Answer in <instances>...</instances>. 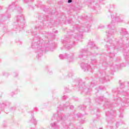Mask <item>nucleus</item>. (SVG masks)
Returning a JSON list of instances; mask_svg holds the SVG:
<instances>
[{
	"mask_svg": "<svg viewBox=\"0 0 129 129\" xmlns=\"http://www.w3.org/2000/svg\"><path fill=\"white\" fill-rule=\"evenodd\" d=\"M70 108L71 109H73V108H74V106L72 105V106H70Z\"/></svg>",
	"mask_w": 129,
	"mask_h": 129,
	"instance_id": "nucleus-40",
	"label": "nucleus"
},
{
	"mask_svg": "<svg viewBox=\"0 0 129 129\" xmlns=\"http://www.w3.org/2000/svg\"><path fill=\"white\" fill-rule=\"evenodd\" d=\"M119 67H120L119 66H117V65H115V66H114V68H119Z\"/></svg>",
	"mask_w": 129,
	"mask_h": 129,
	"instance_id": "nucleus-39",
	"label": "nucleus"
},
{
	"mask_svg": "<svg viewBox=\"0 0 129 129\" xmlns=\"http://www.w3.org/2000/svg\"><path fill=\"white\" fill-rule=\"evenodd\" d=\"M96 85H97V82L93 80L91 83L90 87H94Z\"/></svg>",
	"mask_w": 129,
	"mask_h": 129,
	"instance_id": "nucleus-19",
	"label": "nucleus"
},
{
	"mask_svg": "<svg viewBox=\"0 0 129 129\" xmlns=\"http://www.w3.org/2000/svg\"><path fill=\"white\" fill-rule=\"evenodd\" d=\"M89 48H91V49H92V48H94V49H96L95 44H94V43H93V42H89L88 44V49L85 50L84 49H82L79 51L78 58H80V59H82V58L86 59V55H91V52H88V51L89 50Z\"/></svg>",
	"mask_w": 129,
	"mask_h": 129,
	"instance_id": "nucleus-3",
	"label": "nucleus"
},
{
	"mask_svg": "<svg viewBox=\"0 0 129 129\" xmlns=\"http://www.w3.org/2000/svg\"><path fill=\"white\" fill-rule=\"evenodd\" d=\"M14 77H17V76H18V74H14Z\"/></svg>",
	"mask_w": 129,
	"mask_h": 129,
	"instance_id": "nucleus-41",
	"label": "nucleus"
},
{
	"mask_svg": "<svg viewBox=\"0 0 129 129\" xmlns=\"http://www.w3.org/2000/svg\"><path fill=\"white\" fill-rule=\"evenodd\" d=\"M31 129H35V128H31Z\"/></svg>",
	"mask_w": 129,
	"mask_h": 129,
	"instance_id": "nucleus-44",
	"label": "nucleus"
},
{
	"mask_svg": "<svg viewBox=\"0 0 129 129\" xmlns=\"http://www.w3.org/2000/svg\"><path fill=\"white\" fill-rule=\"evenodd\" d=\"M120 124H121V122H117L116 123V126L117 127V126H118V125H120Z\"/></svg>",
	"mask_w": 129,
	"mask_h": 129,
	"instance_id": "nucleus-29",
	"label": "nucleus"
},
{
	"mask_svg": "<svg viewBox=\"0 0 129 129\" xmlns=\"http://www.w3.org/2000/svg\"><path fill=\"white\" fill-rule=\"evenodd\" d=\"M63 46L66 49H71L73 46H74V41L73 40H71V39L66 38L64 39L63 41Z\"/></svg>",
	"mask_w": 129,
	"mask_h": 129,
	"instance_id": "nucleus-7",
	"label": "nucleus"
},
{
	"mask_svg": "<svg viewBox=\"0 0 129 129\" xmlns=\"http://www.w3.org/2000/svg\"><path fill=\"white\" fill-rule=\"evenodd\" d=\"M81 107L82 110H85V109L86 108L84 105L81 106Z\"/></svg>",
	"mask_w": 129,
	"mask_h": 129,
	"instance_id": "nucleus-28",
	"label": "nucleus"
},
{
	"mask_svg": "<svg viewBox=\"0 0 129 129\" xmlns=\"http://www.w3.org/2000/svg\"><path fill=\"white\" fill-rule=\"evenodd\" d=\"M117 101H118V99H117Z\"/></svg>",
	"mask_w": 129,
	"mask_h": 129,
	"instance_id": "nucleus-48",
	"label": "nucleus"
},
{
	"mask_svg": "<svg viewBox=\"0 0 129 129\" xmlns=\"http://www.w3.org/2000/svg\"><path fill=\"white\" fill-rule=\"evenodd\" d=\"M31 116L32 118L31 120H30V122H32L34 123V124H37V120H36V119L34 117V115L33 114V112L31 113Z\"/></svg>",
	"mask_w": 129,
	"mask_h": 129,
	"instance_id": "nucleus-16",
	"label": "nucleus"
},
{
	"mask_svg": "<svg viewBox=\"0 0 129 129\" xmlns=\"http://www.w3.org/2000/svg\"><path fill=\"white\" fill-rule=\"evenodd\" d=\"M62 99L63 100H65V99H67V98H68V97L66 96V95H64L62 97Z\"/></svg>",
	"mask_w": 129,
	"mask_h": 129,
	"instance_id": "nucleus-30",
	"label": "nucleus"
},
{
	"mask_svg": "<svg viewBox=\"0 0 129 129\" xmlns=\"http://www.w3.org/2000/svg\"><path fill=\"white\" fill-rule=\"evenodd\" d=\"M73 74H72V73H70L69 74V76L70 77H72V76H73Z\"/></svg>",
	"mask_w": 129,
	"mask_h": 129,
	"instance_id": "nucleus-36",
	"label": "nucleus"
},
{
	"mask_svg": "<svg viewBox=\"0 0 129 129\" xmlns=\"http://www.w3.org/2000/svg\"><path fill=\"white\" fill-rule=\"evenodd\" d=\"M9 105H10V103L9 102H8L7 104H5V103L0 104V108H1V110H3V108H4V111L5 112H7L6 111V110H7V109H6V107H7V106H9Z\"/></svg>",
	"mask_w": 129,
	"mask_h": 129,
	"instance_id": "nucleus-14",
	"label": "nucleus"
},
{
	"mask_svg": "<svg viewBox=\"0 0 129 129\" xmlns=\"http://www.w3.org/2000/svg\"><path fill=\"white\" fill-rule=\"evenodd\" d=\"M76 115L78 117H83V114L78 113L77 115H75V114H73V115L71 114V116H73V117L74 118V117H76Z\"/></svg>",
	"mask_w": 129,
	"mask_h": 129,
	"instance_id": "nucleus-17",
	"label": "nucleus"
},
{
	"mask_svg": "<svg viewBox=\"0 0 129 129\" xmlns=\"http://www.w3.org/2000/svg\"><path fill=\"white\" fill-rule=\"evenodd\" d=\"M120 88H123L124 87V83H121V81H119Z\"/></svg>",
	"mask_w": 129,
	"mask_h": 129,
	"instance_id": "nucleus-21",
	"label": "nucleus"
},
{
	"mask_svg": "<svg viewBox=\"0 0 129 129\" xmlns=\"http://www.w3.org/2000/svg\"><path fill=\"white\" fill-rule=\"evenodd\" d=\"M105 102L106 103L104 105V106H105V107L109 108V107L112 106L110 104V103H109L107 100H106Z\"/></svg>",
	"mask_w": 129,
	"mask_h": 129,
	"instance_id": "nucleus-18",
	"label": "nucleus"
},
{
	"mask_svg": "<svg viewBox=\"0 0 129 129\" xmlns=\"http://www.w3.org/2000/svg\"><path fill=\"white\" fill-rule=\"evenodd\" d=\"M53 33L57 34V33H58V31H53Z\"/></svg>",
	"mask_w": 129,
	"mask_h": 129,
	"instance_id": "nucleus-42",
	"label": "nucleus"
},
{
	"mask_svg": "<svg viewBox=\"0 0 129 129\" xmlns=\"http://www.w3.org/2000/svg\"><path fill=\"white\" fill-rule=\"evenodd\" d=\"M18 11H22L23 9H22V8L19 7L17 8Z\"/></svg>",
	"mask_w": 129,
	"mask_h": 129,
	"instance_id": "nucleus-35",
	"label": "nucleus"
},
{
	"mask_svg": "<svg viewBox=\"0 0 129 129\" xmlns=\"http://www.w3.org/2000/svg\"><path fill=\"white\" fill-rule=\"evenodd\" d=\"M80 123H84V122H85V120L82 119L80 121Z\"/></svg>",
	"mask_w": 129,
	"mask_h": 129,
	"instance_id": "nucleus-34",
	"label": "nucleus"
},
{
	"mask_svg": "<svg viewBox=\"0 0 129 129\" xmlns=\"http://www.w3.org/2000/svg\"><path fill=\"white\" fill-rule=\"evenodd\" d=\"M99 129H102V128H100Z\"/></svg>",
	"mask_w": 129,
	"mask_h": 129,
	"instance_id": "nucleus-46",
	"label": "nucleus"
},
{
	"mask_svg": "<svg viewBox=\"0 0 129 129\" xmlns=\"http://www.w3.org/2000/svg\"><path fill=\"white\" fill-rule=\"evenodd\" d=\"M50 126L51 127H53L54 129H59L60 126H59V124L56 122L51 123L50 124Z\"/></svg>",
	"mask_w": 129,
	"mask_h": 129,
	"instance_id": "nucleus-15",
	"label": "nucleus"
},
{
	"mask_svg": "<svg viewBox=\"0 0 129 129\" xmlns=\"http://www.w3.org/2000/svg\"><path fill=\"white\" fill-rule=\"evenodd\" d=\"M16 22H15V25L16 26H19L20 28L22 29L25 26V17L22 14H19L16 18Z\"/></svg>",
	"mask_w": 129,
	"mask_h": 129,
	"instance_id": "nucleus-6",
	"label": "nucleus"
},
{
	"mask_svg": "<svg viewBox=\"0 0 129 129\" xmlns=\"http://www.w3.org/2000/svg\"><path fill=\"white\" fill-rule=\"evenodd\" d=\"M70 105V103L69 102L66 103V104L63 105V107H67V106H69Z\"/></svg>",
	"mask_w": 129,
	"mask_h": 129,
	"instance_id": "nucleus-25",
	"label": "nucleus"
},
{
	"mask_svg": "<svg viewBox=\"0 0 129 129\" xmlns=\"http://www.w3.org/2000/svg\"><path fill=\"white\" fill-rule=\"evenodd\" d=\"M65 90L66 92H70V90H69V88H66Z\"/></svg>",
	"mask_w": 129,
	"mask_h": 129,
	"instance_id": "nucleus-31",
	"label": "nucleus"
},
{
	"mask_svg": "<svg viewBox=\"0 0 129 129\" xmlns=\"http://www.w3.org/2000/svg\"><path fill=\"white\" fill-rule=\"evenodd\" d=\"M90 27H91V25L89 24L87 25L86 27H84V24H83L76 25L75 32L77 33V34H80V35H77V37L78 38H79V37H82V33H84V32H88V31H89V29H90Z\"/></svg>",
	"mask_w": 129,
	"mask_h": 129,
	"instance_id": "nucleus-5",
	"label": "nucleus"
},
{
	"mask_svg": "<svg viewBox=\"0 0 129 129\" xmlns=\"http://www.w3.org/2000/svg\"><path fill=\"white\" fill-rule=\"evenodd\" d=\"M108 119H109V118H108Z\"/></svg>",
	"mask_w": 129,
	"mask_h": 129,
	"instance_id": "nucleus-47",
	"label": "nucleus"
},
{
	"mask_svg": "<svg viewBox=\"0 0 129 129\" xmlns=\"http://www.w3.org/2000/svg\"><path fill=\"white\" fill-rule=\"evenodd\" d=\"M78 85L80 87V90H82L83 92H85L86 93H88L91 91V89L86 88L85 86V84L82 81H80L78 83Z\"/></svg>",
	"mask_w": 129,
	"mask_h": 129,
	"instance_id": "nucleus-8",
	"label": "nucleus"
},
{
	"mask_svg": "<svg viewBox=\"0 0 129 129\" xmlns=\"http://www.w3.org/2000/svg\"><path fill=\"white\" fill-rule=\"evenodd\" d=\"M104 28V26L102 25H100L98 26V29H103Z\"/></svg>",
	"mask_w": 129,
	"mask_h": 129,
	"instance_id": "nucleus-26",
	"label": "nucleus"
},
{
	"mask_svg": "<svg viewBox=\"0 0 129 129\" xmlns=\"http://www.w3.org/2000/svg\"><path fill=\"white\" fill-rule=\"evenodd\" d=\"M41 56H42V53H40V54H39V53H38V56H37V58H38V59H39V58H40V57H41Z\"/></svg>",
	"mask_w": 129,
	"mask_h": 129,
	"instance_id": "nucleus-32",
	"label": "nucleus"
},
{
	"mask_svg": "<svg viewBox=\"0 0 129 129\" xmlns=\"http://www.w3.org/2000/svg\"><path fill=\"white\" fill-rule=\"evenodd\" d=\"M58 110L56 114H54L52 117V119H57V121H62L61 124L63 126L64 129H68V125L66 124V123L64 122V120L67 119L66 116L63 117V114L61 112V110H64V108L62 107L61 105H60L59 107H57Z\"/></svg>",
	"mask_w": 129,
	"mask_h": 129,
	"instance_id": "nucleus-2",
	"label": "nucleus"
},
{
	"mask_svg": "<svg viewBox=\"0 0 129 129\" xmlns=\"http://www.w3.org/2000/svg\"><path fill=\"white\" fill-rule=\"evenodd\" d=\"M68 4H71V3H72V0H68Z\"/></svg>",
	"mask_w": 129,
	"mask_h": 129,
	"instance_id": "nucleus-38",
	"label": "nucleus"
},
{
	"mask_svg": "<svg viewBox=\"0 0 129 129\" xmlns=\"http://www.w3.org/2000/svg\"><path fill=\"white\" fill-rule=\"evenodd\" d=\"M32 48H36V53H39L40 52H46V43L44 42V40L41 38H39L37 39V42H35L32 45Z\"/></svg>",
	"mask_w": 129,
	"mask_h": 129,
	"instance_id": "nucleus-4",
	"label": "nucleus"
},
{
	"mask_svg": "<svg viewBox=\"0 0 129 129\" xmlns=\"http://www.w3.org/2000/svg\"><path fill=\"white\" fill-rule=\"evenodd\" d=\"M113 10H114V6H113V5L110 6V9L109 10V12H110V13H111V12H112Z\"/></svg>",
	"mask_w": 129,
	"mask_h": 129,
	"instance_id": "nucleus-22",
	"label": "nucleus"
},
{
	"mask_svg": "<svg viewBox=\"0 0 129 129\" xmlns=\"http://www.w3.org/2000/svg\"><path fill=\"white\" fill-rule=\"evenodd\" d=\"M8 18H11V15H9Z\"/></svg>",
	"mask_w": 129,
	"mask_h": 129,
	"instance_id": "nucleus-43",
	"label": "nucleus"
},
{
	"mask_svg": "<svg viewBox=\"0 0 129 129\" xmlns=\"http://www.w3.org/2000/svg\"><path fill=\"white\" fill-rule=\"evenodd\" d=\"M102 80H100V81L101 82H105V81H108L109 80V78L106 76L105 72H102Z\"/></svg>",
	"mask_w": 129,
	"mask_h": 129,
	"instance_id": "nucleus-11",
	"label": "nucleus"
},
{
	"mask_svg": "<svg viewBox=\"0 0 129 129\" xmlns=\"http://www.w3.org/2000/svg\"><path fill=\"white\" fill-rule=\"evenodd\" d=\"M34 110V111H38V108L35 107Z\"/></svg>",
	"mask_w": 129,
	"mask_h": 129,
	"instance_id": "nucleus-37",
	"label": "nucleus"
},
{
	"mask_svg": "<svg viewBox=\"0 0 129 129\" xmlns=\"http://www.w3.org/2000/svg\"><path fill=\"white\" fill-rule=\"evenodd\" d=\"M112 22L107 26L109 31L106 32L108 36V40L106 46L109 50V57L112 59L115 56V54L118 52V50L121 51L123 53L124 58L125 61L129 64V38L125 37L127 35V31L125 28H121L120 31V34L122 37L121 40H116L114 43L110 38H113V34L116 32L115 31V23H122L123 19L121 17L114 16L111 14Z\"/></svg>",
	"mask_w": 129,
	"mask_h": 129,
	"instance_id": "nucleus-1",
	"label": "nucleus"
},
{
	"mask_svg": "<svg viewBox=\"0 0 129 129\" xmlns=\"http://www.w3.org/2000/svg\"><path fill=\"white\" fill-rule=\"evenodd\" d=\"M30 2H32V0H24L23 3L25 4H28V3H30Z\"/></svg>",
	"mask_w": 129,
	"mask_h": 129,
	"instance_id": "nucleus-24",
	"label": "nucleus"
},
{
	"mask_svg": "<svg viewBox=\"0 0 129 129\" xmlns=\"http://www.w3.org/2000/svg\"><path fill=\"white\" fill-rule=\"evenodd\" d=\"M68 56L69 55L66 54L65 55L63 54H59V57L60 59H61V60H63V59H68V60L70 61V62H73V58L72 57H68Z\"/></svg>",
	"mask_w": 129,
	"mask_h": 129,
	"instance_id": "nucleus-10",
	"label": "nucleus"
},
{
	"mask_svg": "<svg viewBox=\"0 0 129 129\" xmlns=\"http://www.w3.org/2000/svg\"><path fill=\"white\" fill-rule=\"evenodd\" d=\"M119 117L120 118H122V117H123V114L121 113L119 115Z\"/></svg>",
	"mask_w": 129,
	"mask_h": 129,
	"instance_id": "nucleus-33",
	"label": "nucleus"
},
{
	"mask_svg": "<svg viewBox=\"0 0 129 129\" xmlns=\"http://www.w3.org/2000/svg\"><path fill=\"white\" fill-rule=\"evenodd\" d=\"M100 99H101V98H102V97H100Z\"/></svg>",
	"mask_w": 129,
	"mask_h": 129,
	"instance_id": "nucleus-45",
	"label": "nucleus"
},
{
	"mask_svg": "<svg viewBox=\"0 0 129 129\" xmlns=\"http://www.w3.org/2000/svg\"><path fill=\"white\" fill-rule=\"evenodd\" d=\"M92 61H91V63L93 65H95V64H96V63L97 62V61L96 60V59H91Z\"/></svg>",
	"mask_w": 129,
	"mask_h": 129,
	"instance_id": "nucleus-23",
	"label": "nucleus"
},
{
	"mask_svg": "<svg viewBox=\"0 0 129 129\" xmlns=\"http://www.w3.org/2000/svg\"><path fill=\"white\" fill-rule=\"evenodd\" d=\"M103 66H112V62H108L107 64L105 62H103Z\"/></svg>",
	"mask_w": 129,
	"mask_h": 129,
	"instance_id": "nucleus-20",
	"label": "nucleus"
},
{
	"mask_svg": "<svg viewBox=\"0 0 129 129\" xmlns=\"http://www.w3.org/2000/svg\"><path fill=\"white\" fill-rule=\"evenodd\" d=\"M81 67L82 68V69H83V70H84L85 72L90 71L92 72V68H91V66H90V65L88 63H81Z\"/></svg>",
	"mask_w": 129,
	"mask_h": 129,
	"instance_id": "nucleus-9",
	"label": "nucleus"
},
{
	"mask_svg": "<svg viewBox=\"0 0 129 129\" xmlns=\"http://www.w3.org/2000/svg\"><path fill=\"white\" fill-rule=\"evenodd\" d=\"M115 111L110 110V112H106L105 114L106 116L111 117V116H114L115 115Z\"/></svg>",
	"mask_w": 129,
	"mask_h": 129,
	"instance_id": "nucleus-12",
	"label": "nucleus"
},
{
	"mask_svg": "<svg viewBox=\"0 0 129 129\" xmlns=\"http://www.w3.org/2000/svg\"><path fill=\"white\" fill-rule=\"evenodd\" d=\"M16 9V2L13 3L11 5H10L8 10V12H14V10Z\"/></svg>",
	"mask_w": 129,
	"mask_h": 129,
	"instance_id": "nucleus-13",
	"label": "nucleus"
},
{
	"mask_svg": "<svg viewBox=\"0 0 129 129\" xmlns=\"http://www.w3.org/2000/svg\"><path fill=\"white\" fill-rule=\"evenodd\" d=\"M44 28V25H40L38 27V30H42Z\"/></svg>",
	"mask_w": 129,
	"mask_h": 129,
	"instance_id": "nucleus-27",
	"label": "nucleus"
}]
</instances>
